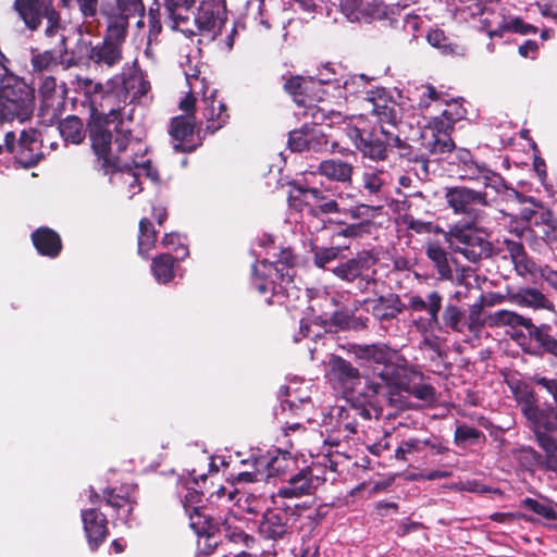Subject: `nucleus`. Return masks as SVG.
Wrapping results in <instances>:
<instances>
[{"instance_id":"25","label":"nucleus","mask_w":557,"mask_h":557,"mask_svg":"<svg viewBox=\"0 0 557 557\" xmlns=\"http://www.w3.org/2000/svg\"><path fill=\"white\" fill-rule=\"evenodd\" d=\"M486 324L491 327H499L505 325L516 327L521 325L530 332L532 329H534V325L530 319L523 318L522 315L509 310H499L491 313L486 318Z\"/></svg>"},{"instance_id":"60","label":"nucleus","mask_w":557,"mask_h":557,"mask_svg":"<svg viewBox=\"0 0 557 557\" xmlns=\"http://www.w3.org/2000/svg\"><path fill=\"white\" fill-rule=\"evenodd\" d=\"M79 86L85 89L86 94H103V86L101 83H94L90 78L79 79Z\"/></svg>"},{"instance_id":"24","label":"nucleus","mask_w":557,"mask_h":557,"mask_svg":"<svg viewBox=\"0 0 557 557\" xmlns=\"http://www.w3.org/2000/svg\"><path fill=\"white\" fill-rule=\"evenodd\" d=\"M466 100L461 97H448L444 99L446 108L442 111L441 116H436L433 121H440L446 128L454 129L455 123L466 119L467 109L465 108Z\"/></svg>"},{"instance_id":"10","label":"nucleus","mask_w":557,"mask_h":557,"mask_svg":"<svg viewBox=\"0 0 557 557\" xmlns=\"http://www.w3.org/2000/svg\"><path fill=\"white\" fill-rule=\"evenodd\" d=\"M315 85L313 79H306L301 76H290L284 83V90L293 96L294 101L304 107L302 115L306 119H311L313 124H325L329 120L332 122V116L335 113L332 110H326L313 102V98L309 91Z\"/></svg>"},{"instance_id":"33","label":"nucleus","mask_w":557,"mask_h":557,"mask_svg":"<svg viewBox=\"0 0 557 557\" xmlns=\"http://www.w3.org/2000/svg\"><path fill=\"white\" fill-rule=\"evenodd\" d=\"M152 272L159 283H168L173 277V258L161 255L152 261Z\"/></svg>"},{"instance_id":"63","label":"nucleus","mask_w":557,"mask_h":557,"mask_svg":"<svg viewBox=\"0 0 557 557\" xmlns=\"http://www.w3.org/2000/svg\"><path fill=\"white\" fill-rule=\"evenodd\" d=\"M522 515L520 513H512V512H495L491 516V519L499 522V523H506L511 522L518 518H521Z\"/></svg>"},{"instance_id":"50","label":"nucleus","mask_w":557,"mask_h":557,"mask_svg":"<svg viewBox=\"0 0 557 557\" xmlns=\"http://www.w3.org/2000/svg\"><path fill=\"white\" fill-rule=\"evenodd\" d=\"M530 334L535 338L536 342H539L542 345V347L546 351L557 357V339H555L548 334L543 333L540 329L535 326L534 329H532Z\"/></svg>"},{"instance_id":"30","label":"nucleus","mask_w":557,"mask_h":557,"mask_svg":"<svg viewBox=\"0 0 557 557\" xmlns=\"http://www.w3.org/2000/svg\"><path fill=\"white\" fill-rule=\"evenodd\" d=\"M386 177L384 170H367L362 173V186L369 195L379 196L386 185Z\"/></svg>"},{"instance_id":"9","label":"nucleus","mask_w":557,"mask_h":557,"mask_svg":"<svg viewBox=\"0 0 557 557\" xmlns=\"http://www.w3.org/2000/svg\"><path fill=\"white\" fill-rule=\"evenodd\" d=\"M350 137L362 158L381 162L388 158V151L393 145L389 137H394V132L383 125L373 126L372 129L355 127Z\"/></svg>"},{"instance_id":"12","label":"nucleus","mask_w":557,"mask_h":557,"mask_svg":"<svg viewBox=\"0 0 557 557\" xmlns=\"http://www.w3.org/2000/svg\"><path fill=\"white\" fill-rule=\"evenodd\" d=\"M289 186L287 201L288 206L294 210L301 212L307 208L313 216L341 212L336 200H329L327 202L314 206L315 199H321L319 196L320 188L308 187L296 182L289 183Z\"/></svg>"},{"instance_id":"3","label":"nucleus","mask_w":557,"mask_h":557,"mask_svg":"<svg viewBox=\"0 0 557 557\" xmlns=\"http://www.w3.org/2000/svg\"><path fill=\"white\" fill-rule=\"evenodd\" d=\"M534 382L537 385L543 386L546 392L552 395L555 401V422L550 421L544 412L539 410L534 405V397L531 392H525V400L528 405L523 408V412L528 420L531 421L541 447L546 451L549 467L557 470V442L545 434L546 431L555 430L557 425V380L536 376L534 377Z\"/></svg>"},{"instance_id":"45","label":"nucleus","mask_w":557,"mask_h":557,"mask_svg":"<svg viewBox=\"0 0 557 557\" xmlns=\"http://www.w3.org/2000/svg\"><path fill=\"white\" fill-rule=\"evenodd\" d=\"M33 244H62L60 235L52 228L41 226L32 234Z\"/></svg>"},{"instance_id":"58","label":"nucleus","mask_w":557,"mask_h":557,"mask_svg":"<svg viewBox=\"0 0 557 557\" xmlns=\"http://www.w3.org/2000/svg\"><path fill=\"white\" fill-rule=\"evenodd\" d=\"M480 435V432L471 426L461 425L458 426L455 432V440L457 443L459 442H466L469 440H476Z\"/></svg>"},{"instance_id":"44","label":"nucleus","mask_w":557,"mask_h":557,"mask_svg":"<svg viewBox=\"0 0 557 557\" xmlns=\"http://www.w3.org/2000/svg\"><path fill=\"white\" fill-rule=\"evenodd\" d=\"M157 239L158 231L156 230L153 223L149 219L143 218L139 221V234L137 244H156Z\"/></svg>"},{"instance_id":"41","label":"nucleus","mask_w":557,"mask_h":557,"mask_svg":"<svg viewBox=\"0 0 557 557\" xmlns=\"http://www.w3.org/2000/svg\"><path fill=\"white\" fill-rule=\"evenodd\" d=\"M406 224L409 230H412L419 234H442L445 237V230L434 225L432 222H422L419 220H414L412 215L406 214L405 216Z\"/></svg>"},{"instance_id":"46","label":"nucleus","mask_w":557,"mask_h":557,"mask_svg":"<svg viewBox=\"0 0 557 557\" xmlns=\"http://www.w3.org/2000/svg\"><path fill=\"white\" fill-rule=\"evenodd\" d=\"M507 29L510 33L519 34V35H529V34H536L537 27L524 22L520 16H509L507 18Z\"/></svg>"},{"instance_id":"34","label":"nucleus","mask_w":557,"mask_h":557,"mask_svg":"<svg viewBox=\"0 0 557 557\" xmlns=\"http://www.w3.org/2000/svg\"><path fill=\"white\" fill-rule=\"evenodd\" d=\"M467 166H468L469 174H467L466 176L470 180H476V178L482 177L485 181L484 185L486 187L492 186L494 188H497V184L504 183V180L500 175L496 174L495 172H493L484 166H479L476 164H473V166L472 165H467Z\"/></svg>"},{"instance_id":"53","label":"nucleus","mask_w":557,"mask_h":557,"mask_svg":"<svg viewBox=\"0 0 557 557\" xmlns=\"http://www.w3.org/2000/svg\"><path fill=\"white\" fill-rule=\"evenodd\" d=\"M482 310H483L482 300H480L471 306L470 311H469V325H468L470 331L478 330L479 327L483 326L484 323H486V320L483 321L481 319Z\"/></svg>"},{"instance_id":"17","label":"nucleus","mask_w":557,"mask_h":557,"mask_svg":"<svg viewBox=\"0 0 557 557\" xmlns=\"http://www.w3.org/2000/svg\"><path fill=\"white\" fill-rule=\"evenodd\" d=\"M100 11L108 22H129L132 16H143L145 7L141 0H100Z\"/></svg>"},{"instance_id":"49","label":"nucleus","mask_w":557,"mask_h":557,"mask_svg":"<svg viewBox=\"0 0 557 557\" xmlns=\"http://www.w3.org/2000/svg\"><path fill=\"white\" fill-rule=\"evenodd\" d=\"M449 95L447 92L440 91L433 85L428 84L423 86L420 106L428 107L431 101H441L444 103V99H447Z\"/></svg>"},{"instance_id":"57","label":"nucleus","mask_w":557,"mask_h":557,"mask_svg":"<svg viewBox=\"0 0 557 557\" xmlns=\"http://www.w3.org/2000/svg\"><path fill=\"white\" fill-rule=\"evenodd\" d=\"M85 18L94 17L98 11V0H75Z\"/></svg>"},{"instance_id":"7","label":"nucleus","mask_w":557,"mask_h":557,"mask_svg":"<svg viewBox=\"0 0 557 557\" xmlns=\"http://www.w3.org/2000/svg\"><path fill=\"white\" fill-rule=\"evenodd\" d=\"M129 22H108L101 42L90 47L87 58L97 66L113 67L123 58L122 47L128 34Z\"/></svg>"},{"instance_id":"56","label":"nucleus","mask_w":557,"mask_h":557,"mask_svg":"<svg viewBox=\"0 0 557 557\" xmlns=\"http://www.w3.org/2000/svg\"><path fill=\"white\" fill-rule=\"evenodd\" d=\"M540 46L537 41L529 39L518 47V53L522 58H530L534 60L536 58Z\"/></svg>"},{"instance_id":"54","label":"nucleus","mask_w":557,"mask_h":557,"mask_svg":"<svg viewBox=\"0 0 557 557\" xmlns=\"http://www.w3.org/2000/svg\"><path fill=\"white\" fill-rule=\"evenodd\" d=\"M410 393L418 399L422 400L424 404H432L435 401V391L432 386L423 384L419 386H413Z\"/></svg>"},{"instance_id":"32","label":"nucleus","mask_w":557,"mask_h":557,"mask_svg":"<svg viewBox=\"0 0 557 557\" xmlns=\"http://www.w3.org/2000/svg\"><path fill=\"white\" fill-rule=\"evenodd\" d=\"M256 273L262 272L264 276H267L270 281L265 280L264 282H256V287L260 294H265L270 289H274L273 278L278 276V272L283 269H278L274 265V262L263 260L261 263L256 264L253 267Z\"/></svg>"},{"instance_id":"37","label":"nucleus","mask_w":557,"mask_h":557,"mask_svg":"<svg viewBox=\"0 0 557 557\" xmlns=\"http://www.w3.org/2000/svg\"><path fill=\"white\" fill-rule=\"evenodd\" d=\"M124 79L132 94L133 102L146 96L150 89V83L139 74H129L124 76Z\"/></svg>"},{"instance_id":"11","label":"nucleus","mask_w":557,"mask_h":557,"mask_svg":"<svg viewBox=\"0 0 557 557\" xmlns=\"http://www.w3.org/2000/svg\"><path fill=\"white\" fill-rule=\"evenodd\" d=\"M169 134L175 141L173 148L176 152L191 153L202 146L205 134L201 124L197 126L194 114L174 116L170 123Z\"/></svg>"},{"instance_id":"2","label":"nucleus","mask_w":557,"mask_h":557,"mask_svg":"<svg viewBox=\"0 0 557 557\" xmlns=\"http://www.w3.org/2000/svg\"><path fill=\"white\" fill-rule=\"evenodd\" d=\"M132 136V131L124 126L123 121H112L106 115L90 125L89 139L96 156V169L103 175L131 169L120 154L126 150Z\"/></svg>"},{"instance_id":"36","label":"nucleus","mask_w":557,"mask_h":557,"mask_svg":"<svg viewBox=\"0 0 557 557\" xmlns=\"http://www.w3.org/2000/svg\"><path fill=\"white\" fill-rule=\"evenodd\" d=\"M429 257L435 262L438 272L443 276H448L451 273L450 261L456 263L457 260L455 258L448 259L446 252L442 249V246H429L428 248Z\"/></svg>"},{"instance_id":"35","label":"nucleus","mask_w":557,"mask_h":557,"mask_svg":"<svg viewBox=\"0 0 557 557\" xmlns=\"http://www.w3.org/2000/svg\"><path fill=\"white\" fill-rule=\"evenodd\" d=\"M522 506L532 510L536 515L543 517L546 520L557 519V511L547 500H539L534 498H525L522 500Z\"/></svg>"},{"instance_id":"48","label":"nucleus","mask_w":557,"mask_h":557,"mask_svg":"<svg viewBox=\"0 0 557 557\" xmlns=\"http://www.w3.org/2000/svg\"><path fill=\"white\" fill-rule=\"evenodd\" d=\"M339 249L336 246H320L314 251V262L318 267H324L338 257Z\"/></svg>"},{"instance_id":"23","label":"nucleus","mask_w":557,"mask_h":557,"mask_svg":"<svg viewBox=\"0 0 557 557\" xmlns=\"http://www.w3.org/2000/svg\"><path fill=\"white\" fill-rule=\"evenodd\" d=\"M330 372L333 379L337 380L344 388L354 391L360 383L358 369L341 357H332L330 360Z\"/></svg>"},{"instance_id":"61","label":"nucleus","mask_w":557,"mask_h":557,"mask_svg":"<svg viewBox=\"0 0 557 557\" xmlns=\"http://www.w3.org/2000/svg\"><path fill=\"white\" fill-rule=\"evenodd\" d=\"M445 35H444V32L441 30V29H435V30H432L428 34V41L434 46V47H437V48H442L444 47V44L443 41H445Z\"/></svg>"},{"instance_id":"28","label":"nucleus","mask_w":557,"mask_h":557,"mask_svg":"<svg viewBox=\"0 0 557 557\" xmlns=\"http://www.w3.org/2000/svg\"><path fill=\"white\" fill-rule=\"evenodd\" d=\"M259 530L265 537L275 539L285 533V523L278 513L267 510L260 521Z\"/></svg>"},{"instance_id":"8","label":"nucleus","mask_w":557,"mask_h":557,"mask_svg":"<svg viewBox=\"0 0 557 557\" xmlns=\"http://www.w3.org/2000/svg\"><path fill=\"white\" fill-rule=\"evenodd\" d=\"M5 150L24 169L36 166L45 157L41 134L35 128L23 129L17 139L14 132H7Z\"/></svg>"},{"instance_id":"47","label":"nucleus","mask_w":557,"mask_h":557,"mask_svg":"<svg viewBox=\"0 0 557 557\" xmlns=\"http://www.w3.org/2000/svg\"><path fill=\"white\" fill-rule=\"evenodd\" d=\"M287 147L293 152H304L306 151V140H305V123L301 127L297 129H293L288 133Z\"/></svg>"},{"instance_id":"52","label":"nucleus","mask_w":557,"mask_h":557,"mask_svg":"<svg viewBox=\"0 0 557 557\" xmlns=\"http://www.w3.org/2000/svg\"><path fill=\"white\" fill-rule=\"evenodd\" d=\"M126 162L131 166V169H126V171L131 172L132 171V166H134L136 170H138V173L145 174L152 182H158L159 181L158 170L152 166L150 160H145L141 163H139L135 159H132L129 162L128 161H126Z\"/></svg>"},{"instance_id":"20","label":"nucleus","mask_w":557,"mask_h":557,"mask_svg":"<svg viewBox=\"0 0 557 557\" xmlns=\"http://www.w3.org/2000/svg\"><path fill=\"white\" fill-rule=\"evenodd\" d=\"M84 530L91 549H96L107 537V519L95 510H84L82 512Z\"/></svg>"},{"instance_id":"62","label":"nucleus","mask_w":557,"mask_h":557,"mask_svg":"<svg viewBox=\"0 0 557 557\" xmlns=\"http://www.w3.org/2000/svg\"><path fill=\"white\" fill-rule=\"evenodd\" d=\"M178 107L187 114H194L196 107V98L191 94H189L180 101Z\"/></svg>"},{"instance_id":"19","label":"nucleus","mask_w":557,"mask_h":557,"mask_svg":"<svg viewBox=\"0 0 557 557\" xmlns=\"http://www.w3.org/2000/svg\"><path fill=\"white\" fill-rule=\"evenodd\" d=\"M322 484V480L313 475L310 470H301L292 476L286 485L277 492L280 497H300L312 494Z\"/></svg>"},{"instance_id":"22","label":"nucleus","mask_w":557,"mask_h":557,"mask_svg":"<svg viewBox=\"0 0 557 557\" xmlns=\"http://www.w3.org/2000/svg\"><path fill=\"white\" fill-rule=\"evenodd\" d=\"M317 173L330 181L350 183L354 174V166L342 159H327L319 163Z\"/></svg>"},{"instance_id":"38","label":"nucleus","mask_w":557,"mask_h":557,"mask_svg":"<svg viewBox=\"0 0 557 557\" xmlns=\"http://www.w3.org/2000/svg\"><path fill=\"white\" fill-rule=\"evenodd\" d=\"M338 147L337 143H332L330 145L327 136L322 132V129L317 126L315 132H313V137L311 138V144L308 151L320 153L331 151L334 152Z\"/></svg>"},{"instance_id":"51","label":"nucleus","mask_w":557,"mask_h":557,"mask_svg":"<svg viewBox=\"0 0 557 557\" xmlns=\"http://www.w3.org/2000/svg\"><path fill=\"white\" fill-rule=\"evenodd\" d=\"M148 39L149 41L156 40L162 32L161 14L159 9L150 8L148 12Z\"/></svg>"},{"instance_id":"64","label":"nucleus","mask_w":557,"mask_h":557,"mask_svg":"<svg viewBox=\"0 0 557 557\" xmlns=\"http://www.w3.org/2000/svg\"><path fill=\"white\" fill-rule=\"evenodd\" d=\"M539 7L540 13L544 17L557 20V11L554 9V7L549 3H536Z\"/></svg>"},{"instance_id":"40","label":"nucleus","mask_w":557,"mask_h":557,"mask_svg":"<svg viewBox=\"0 0 557 557\" xmlns=\"http://www.w3.org/2000/svg\"><path fill=\"white\" fill-rule=\"evenodd\" d=\"M374 227V223L371 220H364L358 223L349 224L342 228L338 234L346 238H358L363 234H370Z\"/></svg>"},{"instance_id":"16","label":"nucleus","mask_w":557,"mask_h":557,"mask_svg":"<svg viewBox=\"0 0 557 557\" xmlns=\"http://www.w3.org/2000/svg\"><path fill=\"white\" fill-rule=\"evenodd\" d=\"M202 103V117L206 121L202 133L205 136L213 135L228 122L230 114L227 107L222 100L216 99L215 94H212L210 97H205Z\"/></svg>"},{"instance_id":"29","label":"nucleus","mask_w":557,"mask_h":557,"mask_svg":"<svg viewBox=\"0 0 557 557\" xmlns=\"http://www.w3.org/2000/svg\"><path fill=\"white\" fill-rule=\"evenodd\" d=\"M197 0H163L164 9L169 17L176 24L188 21V13L193 10Z\"/></svg>"},{"instance_id":"39","label":"nucleus","mask_w":557,"mask_h":557,"mask_svg":"<svg viewBox=\"0 0 557 557\" xmlns=\"http://www.w3.org/2000/svg\"><path fill=\"white\" fill-rule=\"evenodd\" d=\"M425 444H429L425 442V438L420 440L412 437L403 441L395 450V457L400 460H406L408 455L422 451L425 447Z\"/></svg>"},{"instance_id":"21","label":"nucleus","mask_w":557,"mask_h":557,"mask_svg":"<svg viewBox=\"0 0 557 557\" xmlns=\"http://www.w3.org/2000/svg\"><path fill=\"white\" fill-rule=\"evenodd\" d=\"M377 98L370 97L369 100L372 103L371 112L377 117L379 125L395 128L399 121L398 109L396 103L385 97L384 91H376Z\"/></svg>"},{"instance_id":"14","label":"nucleus","mask_w":557,"mask_h":557,"mask_svg":"<svg viewBox=\"0 0 557 557\" xmlns=\"http://www.w3.org/2000/svg\"><path fill=\"white\" fill-rule=\"evenodd\" d=\"M101 107H108V112L103 115L111 117L112 121H123L122 111L126 104L132 103V94L126 86L124 76L110 82L104 90Z\"/></svg>"},{"instance_id":"59","label":"nucleus","mask_w":557,"mask_h":557,"mask_svg":"<svg viewBox=\"0 0 557 557\" xmlns=\"http://www.w3.org/2000/svg\"><path fill=\"white\" fill-rule=\"evenodd\" d=\"M476 247L478 246H463V247L456 246L455 252L462 255L467 260H469L471 262H475L482 256V251L475 250ZM479 247L481 248L482 246H479Z\"/></svg>"},{"instance_id":"6","label":"nucleus","mask_w":557,"mask_h":557,"mask_svg":"<svg viewBox=\"0 0 557 557\" xmlns=\"http://www.w3.org/2000/svg\"><path fill=\"white\" fill-rule=\"evenodd\" d=\"M55 0H14L13 10L29 32L44 28L46 37H54L64 28Z\"/></svg>"},{"instance_id":"15","label":"nucleus","mask_w":557,"mask_h":557,"mask_svg":"<svg viewBox=\"0 0 557 557\" xmlns=\"http://www.w3.org/2000/svg\"><path fill=\"white\" fill-rule=\"evenodd\" d=\"M450 131L442 122L433 121L432 126L421 134L422 145L429 162L431 156H442L455 149Z\"/></svg>"},{"instance_id":"31","label":"nucleus","mask_w":557,"mask_h":557,"mask_svg":"<svg viewBox=\"0 0 557 557\" xmlns=\"http://www.w3.org/2000/svg\"><path fill=\"white\" fill-rule=\"evenodd\" d=\"M59 61L54 50H45L42 52H32L30 65L34 73L51 71L58 66Z\"/></svg>"},{"instance_id":"42","label":"nucleus","mask_w":557,"mask_h":557,"mask_svg":"<svg viewBox=\"0 0 557 557\" xmlns=\"http://www.w3.org/2000/svg\"><path fill=\"white\" fill-rule=\"evenodd\" d=\"M462 319L463 312L457 306H446L443 313V320L446 326L450 327L453 331L462 332Z\"/></svg>"},{"instance_id":"13","label":"nucleus","mask_w":557,"mask_h":557,"mask_svg":"<svg viewBox=\"0 0 557 557\" xmlns=\"http://www.w3.org/2000/svg\"><path fill=\"white\" fill-rule=\"evenodd\" d=\"M225 0H200L194 21L200 35L215 39L218 33L226 21Z\"/></svg>"},{"instance_id":"1","label":"nucleus","mask_w":557,"mask_h":557,"mask_svg":"<svg viewBox=\"0 0 557 557\" xmlns=\"http://www.w3.org/2000/svg\"><path fill=\"white\" fill-rule=\"evenodd\" d=\"M444 200L455 214L466 218L450 225L445 232V240L448 244H492L488 240L490 233L481 226L485 209L490 207L486 191L462 185L446 186Z\"/></svg>"},{"instance_id":"4","label":"nucleus","mask_w":557,"mask_h":557,"mask_svg":"<svg viewBox=\"0 0 557 557\" xmlns=\"http://www.w3.org/2000/svg\"><path fill=\"white\" fill-rule=\"evenodd\" d=\"M356 355L361 360L376 364L373 374L381 380V382L369 384L364 395L369 403H371L370 398L372 396L381 393L383 385L389 387L401 386L399 376L404 369L398 363L399 356L395 350L389 349L385 345H367L358 347Z\"/></svg>"},{"instance_id":"26","label":"nucleus","mask_w":557,"mask_h":557,"mask_svg":"<svg viewBox=\"0 0 557 557\" xmlns=\"http://www.w3.org/2000/svg\"><path fill=\"white\" fill-rule=\"evenodd\" d=\"M58 128L66 143L78 145L85 139L84 124L77 115H67L59 122Z\"/></svg>"},{"instance_id":"18","label":"nucleus","mask_w":557,"mask_h":557,"mask_svg":"<svg viewBox=\"0 0 557 557\" xmlns=\"http://www.w3.org/2000/svg\"><path fill=\"white\" fill-rule=\"evenodd\" d=\"M389 139H392L393 143L392 148L395 147L398 149V157L408 162L419 164L422 178H428L430 174L429 161L421 138L419 140L408 143L401 139L398 134L394 133V137H389Z\"/></svg>"},{"instance_id":"43","label":"nucleus","mask_w":557,"mask_h":557,"mask_svg":"<svg viewBox=\"0 0 557 557\" xmlns=\"http://www.w3.org/2000/svg\"><path fill=\"white\" fill-rule=\"evenodd\" d=\"M107 503L110 506L121 510L122 511L121 516L124 519H126L129 516V513L133 509V506H132V503H131L128 496H125L122 494H116V493H114V491L108 492Z\"/></svg>"},{"instance_id":"55","label":"nucleus","mask_w":557,"mask_h":557,"mask_svg":"<svg viewBox=\"0 0 557 557\" xmlns=\"http://www.w3.org/2000/svg\"><path fill=\"white\" fill-rule=\"evenodd\" d=\"M441 304H442V297L440 296L438 293L433 292V293L429 294L425 309L428 310V312L430 314V320L432 322H435V323L437 322Z\"/></svg>"},{"instance_id":"5","label":"nucleus","mask_w":557,"mask_h":557,"mask_svg":"<svg viewBox=\"0 0 557 557\" xmlns=\"http://www.w3.org/2000/svg\"><path fill=\"white\" fill-rule=\"evenodd\" d=\"M509 232L515 234L519 242L505 238L504 244L557 243V219L550 211L537 212L524 209L520 221L510 222Z\"/></svg>"},{"instance_id":"27","label":"nucleus","mask_w":557,"mask_h":557,"mask_svg":"<svg viewBox=\"0 0 557 557\" xmlns=\"http://www.w3.org/2000/svg\"><path fill=\"white\" fill-rule=\"evenodd\" d=\"M511 301L522 307L533 309H553V304L546 297L534 288L522 289L511 296Z\"/></svg>"}]
</instances>
